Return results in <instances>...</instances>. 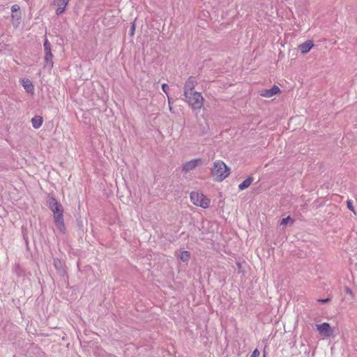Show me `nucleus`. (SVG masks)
Instances as JSON below:
<instances>
[{
  "mask_svg": "<svg viewBox=\"0 0 357 357\" xmlns=\"http://www.w3.org/2000/svg\"><path fill=\"white\" fill-rule=\"evenodd\" d=\"M70 0H53L54 4L57 7L56 14L59 15L64 13Z\"/></svg>",
  "mask_w": 357,
  "mask_h": 357,
  "instance_id": "6e6552de",
  "label": "nucleus"
},
{
  "mask_svg": "<svg viewBox=\"0 0 357 357\" xmlns=\"http://www.w3.org/2000/svg\"><path fill=\"white\" fill-rule=\"evenodd\" d=\"M202 165V160L201 158H197L185 162L182 167L183 172L187 173L195 169L198 166Z\"/></svg>",
  "mask_w": 357,
  "mask_h": 357,
  "instance_id": "423d86ee",
  "label": "nucleus"
},
{
  "mask_svg": "<svg viewBox=\"0 0 357 357\" xmlns=\"http://www.w3.org/2000/svg\"><path fill=\"white\" fill-rule=\"evenodd\" d=\"M289 220H291V218L289 216H288V217H287L285 218H282L281 222H280V225H286Z\"/></svg>",
  "mask_w": 357,
  "mask_h": 357,
  "instance_id": "412c9836",
  "label": "nucleus"
},
{
  "mask_svg": "<svg viewBox=\"0 0 357 357\" xmlns=\"http://www.w3.org/2000/svg\"><path fill=\"white\" fill-rule=\"evenodd\" d=\"M231 173L230 168L222 160H216L211 168V175L217 182H222Z\"/></svg>",
  "mask_w": 357,
  "mask_h": 357,
  "instance_id": "f257e3e1",
  "label": "nucleus"
},
{
  "mask_svg": "<svg viewBox=\"0 0 357 357\" xmlns=\"http://www.w3.org/2000/svg\"><path fill=\"white\" fill-rule=\"evenodd\" d=\"M31 121L32 123V126L35 129H38L39 128H40L42 126V125L43 123V119L40 116H35L34 117H33L31 119Z\"/></svg>",
  "mask_w": 357,
  "mask_h": 357,
  "instance_id": "ddd939ff",
  "label": "nucleus"
},
{
  "mask_svg": "<svg viewBox=\"0 0 357 357\" xmlns=\"http://www.w3.org/2000/svg\"><path fill=\"white\" fill-rule=\"evenodd\" d=\"M190 201L192 203L202 208H208L211 204V199L207 198L202 192L198 191H192L190 195Z\"/></svg>",
  "mask_w": 357,
  "mask_h": 357,
  "instance_id": "7ed1b4c3",
  "label": "nucleus"
},
{
  "mask_svg": "<svg viewBox=\"0 0 357 357\" xmlns=\"http://www.w3.org/2000/svg\"><path fill=\"white\" fill-rule=\"evenodd\" d=\"M53 54L51 52H46L45 55V62L46 65H48L50 68L53 67V61H52Z\"/></svg>",
  "mask_w": 357,
  "mask_h": 357,
  "instance_id": "2eb2a0df",
  "label": "nucleus"
},
{
  "mask_svg": "<svg viewBox=\"0 0 357 357\" xmlns=\"http://www.w3.org/2000/svg\"><path fill=\"white\" fill-rule=\"evenodd\" d=\"M168 85L167 84H162V91L167 94V97L169 96H168Z\"/></svg>",
  "mask_w": 357,
  "mask_h": 357,
  "instance_id": "4be33fe9",
  "label": "nucleus"
},
{
  "mask_svg": "<svg viewBox=\"0 0 357 357\" xmlns=\"http://www.w3.org/2000/svg\"><path fill=\"white\" fill-rule=\"evenodd\" d=\"M185 101L193 110H200L204 105V98L201 93L193 91L184 94Z\"/></svg>",
  "mask_w": 357,
  "mask_h": 357,
  "instance_id": "f03ea898",
  "label": "nucleus"
},
{
  "mask_svg": "<svg viewBox=\"0 0 357 357\" xmlns=\"http://www.w3.org/2000/svg\"><path fill=\"white\" fill-rule=\"evenodd\" d=\"M346 292L348 294H349L350 296H351L352 297L354 296V294H353L352 291L349 288H347L346 289Z\"/></svg>",
  "mask_w": 357,
  "mask_h": 357,
  "instance_id": "393cba45",
  "label": "nucleus"
},
{
  "mask_svg": "<svg viewBox=\"0 0 357 357\" xmlns=\"http://www.w3.org/2000/svg\"><path fill=\"white\" fill-rule=\"evenodd\" d=\"M21 83L24 87V89L26 90L27 93H29L31 94H33L34 93V86L32 84V82L27 78H24L21 79Z\"/></svg>",
  "mask_w": 357,
  "mask_h": 357,
  "instance_id": "f8f14e48",
  "label": "nucleus"
},
{
  "mask_svg": "<svg viewBox=\"0 0 357 357\" xmlns=\"http://www.w3.org/2000/svg\"><path fill=\"white\" fill-rule=\"evenodd\" d=\"M168 102H169V110H170V112H172V107L171 105V101H170V98L169 96H168Z\"/></svg>",
  "mask_w": 357,
  "mask_h": 357,
  "instance_id": "bb28decb",
  "label": "nucleus"
},
{
  "mask_svg": "<svg viewBox=\"0 0 357 357\" xmlns=\"http://www.w3.org/2000/svg\"><path fill=\"white\" fill-rule=\"evenodd\" d=\"M47 206L52 212V213H55L56 212H58L60 210L63 209L62 205L59 204L57 202V200L53 197L48 200Z\"/></svg>",
  "mask_w": 357,
  "mask_h": 357,
  "instance_id": "1a4fd4ad",
  "label": "nucleus"
},
{
  "mask_svg": "<svg viewBox=\"0 0 357 357\" xmlns=\"http://www.w3.org/2000/svg\"><path fill=\"white\" fill-rule=\"evenodd\" d=\"M190 258V253L188 251H182L179 255V259L184 262L189 261Z\"/></svg>",
  "mask_w": 357,
  "mask_h": 357,
  "instance_id": "dca6fc26",
  "label": "nucleus"
},
{
  "mask_svg": "<svg viewBox=\"0 0 357 357\" xmlns=\"http://www.w3.org/2000/svg\"><path fill=\"white\" fill-rule=\"evenodd\" d=\"M314 47V43L312 40H308L305 43L298 45V49L301 52V54H305L308 53L310 50Z\"/></svg>",
  "mask_w": 357,
  "mask_h": 357,
  "instance_id": "9b49d317",
  "label": "nucleus"
},
{
  "mask_svg": "<svg viewBox=\"0 0 357 357\" xmlns=\"http://www.w3.org/2000/svg\"><path fill=\"white\" fill-rule=\"evenodd\" d=\"M253 180V177L252 176H249L248 178H247L245 181H243L241 183L239 184V190H243L248 188L252 184Z\"/></svg>",
  "mask_w": 357,
  "mask_h": 357,
  "instance_id": "4468645a",
  "label": "nucleus"
},
{
  "mask_svg": "<svg viewBox=\"0 0 357 357\" xmlns=\"http://www.w3.org/2000/svg\"><path fill=\"white\" fill-rule=\"evenodd\" d=\"M259 354H260V353H259V350L257 349H255L253 351V352L251 355V357H259Z\"/></svg>",
  "mask_w": 357,
  "mask_h": 357,
  "instance_id": "5701e85b",
  "label": "nucleus"
},
{
  "mask_svg": "<svg viewBox=\"0 0 357 357\" xmlns=\"http://www.w3.org/2000/svg\"><path fill=\"white\" fill-rule=\"evenodd\" d=\"M318 301L324 303L328 302L329 301V298L319 299Z\"/></svg>",
  "mask_w": 357,
  "mask_h": 357,
  "instance_id": "a878e982",
  "label": "nucleus"
},
{
  "mask_svg": "<svg viewBox=\"0 0 357 357\" xmlns=\"http://www.w3.org/2000/svg\"><path fill=\"white\" fill-rule=\"evenodd\" d=\"M63 209L53 213L54 222L57 229L63 234L66 233V229L63 218Z\"/></svg>",
  "mask_w": 357,
  "mask_h": 357,
  "instance_id": "20e7f679",
  "label": "nucleus"
},
{
  "mask_svg": "<svg viewBox=\"0 0 357 357\" xmlns=\"http://www.w3.org/2000/svg\"><path fill=\"white\" fill-rule=\"evenodd\" d=\"M259 95L264 98H271L281 93L280 89L277 85H273L270 89H264L259 91Z\"/></svg>",
  "mask_w": 357,
  "mask_h": 357,
  "instance_id": "0eeeda50",
  "label": "nucleus"
},
{
  "mask_svg": "<svg viewBox=\"0 0 357 357\" xmlns=\"http://www.w3.org/2000/svg\"><path fill=\"white\" fill-rule=\"evenodd\" d=\"M316 328L319 333L324 337H330L333 333V329L327 322H324L321 324H317Z\"/></svg>",
  "mask_w": 357,
  "mask_h": 357,
  "instance_id": "39448f33",
  "label": "nucleus"
},
{
  "mask_svg": "<svg viewBox=\"0 0 357 357\" xmlns=\"http://www.w3.org/2000/svg\"><path fill=\"white\" fill-rule=\"evenodd\" d=\"M347 208L351 211H352L354 214H356V211H355V209H354V207L353 206V203H352V201L351 200H348L347 202Z\"/></svg>",
  "mask_w": 357,
  "mask_h": 357,
  "instance_id": "6ab92c4d",
  "label": "nucleus"
},
{
  "mask_svg": "<svg viewBox=\"0 0 357 357\" xmlns=\"http://www.w3.org/2000/svg\"><path fill=\"white\" fill-rule=\"evenodd\" d=\"M197 85V81L196 79L194 77H190L188 80L185 82V86H184V94L185 93H191L195 91L194 89L195 86Z\"/></svg>",
  "mask_w": 357,
  "mask_h": 357,
  "instance_id": "9d476101",
  "label": "nucleus"
},
{
  "mask_svg": "<svg viewBox=\"0 0 357 357\" xmlns=\"http://www.w3.org/2000/svg\"><path fill=\"white\" fill-rule=\"evenodd\" d=\"M20 6L17 4H15V5L12 6V7H11L12 13H19V12H20Z\"/></svg>",
  "mask_w": 357,
  "mask_h": 357,
  "instance_id": "aec40b11",
  "label": "nucleus"
},
{
  "mask_svg": "<svg viewBox=\"0 0 357 357\" xmlns=\"http://www.w3.org/2000/svg\"><path fill=\"white\" fill-rule=\"evenodd\" d=\"M135 30V24H132V26L131 30H130V36H133L134 35Z\"/></svg>",
  "mask_w": 357,
  "mask_h": 357,
  "instance_id": "b1692460",
  "label": "nucleus"
},
{
  "mask_svg": "<svg viewBox=\"0 0 357 357\" xmlns=\"http://www.w3.org/2000/svg\"><path fill=\"white\" fill-rule=\"evenodd\" d=\"M44 50H45V53L52 52L51 51V44L47 38L44 41Z\"/></svg>",
  "mask_w": 357,
  "mask_h": 357,
  "instance_id": "f3484780",
  "label": "nucleus"
},
{
  "mask_svg": "<svg viewBox=\"0 0 357 357\" xmlns=\"http://www.w3.org/2000/svg\"><path fill=\"white\" fill-rule=\"evenodd\" d=\"M11 17L13 19H15L17 24L20 23V20H21V18H22V15H21V13L19 12V13H12L11 15Z\"/></svg>",
  "mask_w": 357,
  "mask_h": 357,
  "instance_id": "a211bd4d",
  "label": "nucleus"
}]
</instances>
